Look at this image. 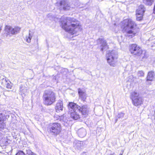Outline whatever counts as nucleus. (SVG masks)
<instances>
[{"instance_id": "nucleus-32", "label": "nucleus", "mask_w": 155, "mask_h": 155, "mask_svg": "<svg viewBox=\"0 0 155 155\" xmlns=\"http://www.w3.org/2000/svg\"><path fill=\"white\" fill-rule=\"evenodd\" d=\"M123 154L122 153H120V155H122Z\"/></svg>"}, {"instance_id": "nucleus-17", "label": "nucleus", "mask_w": 155, "mask_h": 155, "mask_svg": "<svg viewBox=\"0 0 155 155\" xmlns=\"http://www.w3.org/2000/svg\"><path fill=\"white\" fill-rule=\"evenodd\" d=\"M87 134V132L85 129L83 128L80 129L78 131V134L81 137H84Z\"/></svg>"}, {"instance_id": "nucleus-12", "label": "nucleus", "mask_w": 155, "mask_h": 155, "mask_svg": "<svg viewBox=\"0 0 155 155\" xmlns=\"http://www.w3.org/2000/svg\"><path fill=\"white\" fill-rule=\"evenodd\" d=\"M97 42L98 44L100 45L101 51H102L106 50L107 48L106 41L104 39L99 38L97 40Z\"/></svg>"}, {"instance_id": "nucleus-10", "label": "nucleus", "mask_w": 155, "mask_h": 155, "mask_svg": "<svg viewBox=\"0 0 155 155\" xmlns=\"http://www.w3.org/2000/svg\"><path fill=\"white\" fill-rule=\"evenodd\" d=\"M69 109V111L68 113L70 114L72 118L75 120H77L80 118L79 113H80L79 110L78 108H74L70 107L68 106Z\"/></svg>"}, {"instance_id": "nucleus-14", "label": "nucleus", "mask_w": 155, "mask_h": 155, "mask_svg": "<svg viewBox=\"0 0 155 155\" xmlns=\"http://www.w3.org/2000/svg\"><path fill=\"white\" fill-rule=\"evenodd\" d=\"M78 93L79 97L84 101H85L86 99V93L80 88L78 89Z\"/></svg>"}, {"instance_id": "nucleus-6", "label": "nucleus", "mask_w": 155, "mask_h": 155, "mask_svg": "<svg viewBox=\"0 0 155 155\" xmlns=\"http://www.w3.org/2000/svg\"><path fill=\"white\" fill-rule=\"evenodd\" d=\"M130 97L132 100L133 104L135 106L141 105L143 103L142 97L139 96V94L136 91L132 92L130 93Z\"/></svg>"}, {"instance_id": "nucleus-28", "label": "nucleus", "mask_w": 155, "mask_h": 155, "mask_svg": "<svg viewBox=\"0 0 155 155\" xmlns=\"http://www.w3.org/2000/svg\"><path fill=\"white\" fill-rule=\"evenodd\" d=\"M144 74V73L142 71H139L137 73L138 76L139 77H143Z\"/></svg>"}, {"instance_id": "nucleus-31", "label": "nucleus", "mask_w": 155, "mask_h": 155, "mask_svg": "<svg viewBox=\"0 0 155 155\" xmlns=\"http://www.w3.org/2000/svg\"><path fill=\"white\" fill-rule=\"evenodd\" d=\"M117 119H116V122L117 121Z\"/></svg>"}, {"instance_id": "nucleus-8", "label": "nucleus", "mask_w": 155, "mask_h": 155, "mask_svg": "<svg viewBox=\"0 0 155 155\" xmlns=\"http://www.w3.org/2000/svg\"><path fill=\"white\" fill-rule=\"evenodd\" d=\"M129 51L131 54L136 56H140L142 53L141 49L136 44H133L130 46Z\"/></svg>"}, {"instance_id": "nucleus-24", "label": "nucleus", "mask_w": 155, "mask_h": 155, "mask_svg": "<svg viewBox=\"0 0 155 155\" xmlns=\"http://www.w3.org/2000/svg\"><path fill=\"white\" fill-rule=\"evenodd\" d=\"M32 35L30 33L29 34L28 36H26V41L28 43L31 42V40L32 38Z\"/></svg>"}, {"instance_id": "nucleus-3", "label": "nucleus", "mask_w": 155, "mask_h": 155, "mask_svg": "<svg viewBox=\"0 0 155 155\" xmlns=\"http://www.w3.org/2000/svg\"><path fill=\"white\" fill-rule=\"evenodd\" d=\"M43 98L45 104L50 105L56 101V94L52 90H46L44 92Z\"/></svg>"}, {"instance_id": "nucleus-21", "label": "nucleus", "mask_w": 155, "mask_h": 155, "mask_svg": "<svg viewBox=\"0 0 155 155\" xmlns=\"http://www.w3.org/2000/svg\"><path fill=\"white\" fill-rule=\"evenodd\" d=\"M8 116H5L4 114L0 113V122H4L7 119Z\"/></svg>"}, {"instance_id": "nucleus-23", "label": "nucleus", "mask_w": 155, "mask_h": 155, "mask_svg": "<svg viewBox=\"0 0 155 155\" xmlns=\"http://www.w3.org/2000/svg\"><path fill=\"white\" fill-rule=\"evenodd\" d=\"M26 155H36L35 153L32 152L29 149H27L25 150Z\"/></svg>"}, {"instance_id": "nucleus-26", "label": "nucleus", "mask_w": 155, "mask_h": 155, "mask_svg": "<svg viewBox=\"0 0 155 155\" xmlns=\"http://www.w3.org/2000/svg\"><path fill=\"white\" fill-rule=\"evenodd\" d=\"M20 92H21L22 93L24 94H25V93L26 91V90L25 87H23L22 86H21L20 88Z\"/></svg>"}, {"instance_id": "nucleus-20", "label": "nucleus", "mask_w": 155, "mask_h": 155, "mask_svg": "<svg viewBox=\"0 0 155 155\" xmlns=\"http://www.w3.org/2000/svg\"><path fill=\"white\" fill-rule=\"evenodd\" d=\"M143 3L147 5L150 6L153 3L154 0H143Z\"/></svg>"}, {"instance_id": "nucleus-16", "label": "nucleus", "mask_w": 155, "mask_h": 155, "mask_svg": "<svg viewBox=\"0 0 155 155\" xmlns=\"http://www.w3.org/2000/svg\"><path fill=\"white\" fill-rule=\"evenodd\" d=\"M155 74L152 71L148 72L147 77V81H153L154 79Z\"/></svg>"}, {"instance_id": "nucleus-9", "label": "nucleus", "mask_w": 155, "mask_h": 155, "mask_svg": "<svg viewBox=\"0 0 155 155\" xmlns=\"http://www.w3.org/2000/svg\"><path fill=\"white\" fill-rule=\"evenodd\" d=\"M61 130V127L60 124L54 123L50 128V132L52 135H57L59 134Z\"/></svg>"}, {"instance_id": "nucleus-2", "label": "nucleus", "mask_w": 155, "mask_h": 155, "mask_svg": "<svg viewBox=\"0 0 155 155\" xmlns=\"http://www.w3.org/2000/svg\"><path fill=\"white\" fill-rule=\"evenodd\" d=\"M121 28L126 33V36L132 38L139 31L136 24L131 19L124 20L122 23Z\"/></svg>"}, {"instance_id": "nucleus-19", "label": "nucleus", "mask_w": 155, "mask_h": 155, "mask_svg": "<svg viewBox=\"0 0 155 155\" xmlns=\"http://www.w3.org/2000/svg\"><path fill=\"white\" fill-rule=\"evenodd\" d=\"M82 144L81 141H76L74 143V146L78 149H79L81 148Z\"/></svg>"}, {"instance_id": "nucleus-27", "label": "nucleus", "mask_w": 155, "mask_h": 155, "mask_svg": "<svg viewBox=\"0 0 155 155\" xmlns=\"http://www.w3.org/2000/svg\"><path fill=\"white\" fill-rule=\"evenodd\" d=\"M136 15L137 17L136 19L137 21H140L142 19L143 15L137 14L136 13Z\"/></svg>"}, {"instance_id": "nucleus-7", "label": "nucleus", "mask_w": 155, "mask_h": 155, "mask_svg": "<svg viewBox=\"0 0 155 155\" xmlns=\"http://www.w3.org/2000/svg\"><path fill=\"white\" fill-rule=\"evenodd\" d=\"M69 106L70 107L78 108L79 110L80 113L84 115H86L89 111V109L87 105H83L81 107L77 105L76 104L73 102H70Z\"/></svg>"}, {"instance_id": "nucleus-33", "label": "nucleus", "mask_w": 155, "mask_h": 155, "mask_svg": "<svg viewBox=\"0 0 155 155\" xmlns=\"http://www.w3.org/2000/svg\"><path fill=\"white\" fill-rule=\"evenodd\" d=\"M144 58V57H143V58Z\"/></svg>"}, {"instance_id": "nucleus-25", "label": "nucleus", "mask_w": 155, "mask_h": 155, "mask_svg": "<svg viewBox=\"0 0 155 155\" xmlns=\"http://www.w3.org/2000/svg\"><path fill=\"white\" fill-rule=\"evenodd\" d=\"M5 123L2 122H0V131L4 130L6 127Z\"/></svg>"}, {"instance_id": "nucleus-11", "label": "nucleus", "mask_w": 155, "mask_h": 155, "mask_svg": "<svg viewBox=\"0 0 155 155\" xmlns=\"http://www.w3.org/2000/svg\"><path fill=\"white\" fill-rule=\"evenodd\" d=\"M20 29V28L18 27H15L14 28L7 25L5 27V30L7 32V34L9 35L17 34L19 32Z\"/></svg>"}, {"instance_id": "nucleus-5", "label": "nucleus", "mask_w": 155, "mask_h": 155, "mask_svg": "<svg viewBox=\"0 0 155 155\" xmlns=\"http://www.w3.org/2000/svg\"><path fill=\"white\" fill-rule=\"evenodd\" d=\"M56 5L60 10L67 11L71 10L73 8L68 0L59 1L57 2Z\"/></svg>"}, {"instance_id": "nucleus-4", "label": "nucleus", "mask_w": 155, "mask_h": 155, "mask_svg": "<svg viewBox=\"0 0 155 155\" xmlns=\"http://www.w3.org/2000/svg\"><path fill=\"white\" fill-rule=\"evenodd\" d=\"M118 57L117 52L114 50L107 51L106 54L107 63L110 66L112 67L116 66Z\"/></svg>"}, {"instance_id": "nucleus-29", "label": "nucleus", "mask_w": 155, "mask_h": 155, "mask_svg": "<svg viewBox=\"0 0 155 155\" xmlns=\"http://www.w3.org/2000/svg\"><path fill=\"white\" fill-rule=\"evenodd\" d=\"M26 154L22 150H19L15 155H25Z\"/></svg>"}, {"instance_id": "nucleus-13", "label": "nucleus", "mask_w": 155, "mask_h": 155, "mask_svg": "<svg viewBox=\"0 0 155 155\" xmlns=\"http://www.w3.org/2000/svg\"><path fill=\"white\" fill-rule=\"evenodd\" d=\"M63 108L62 101L60 100H58L55 106V110L56 112H59L61 111H62Z\"/></svg>"}, {"instance_id": "nucleus-1", "label": "nucleus", "mask_w": 155, "mask_h": 155, "mask_svg": "<svg viewBox=\"0 0 155 155\" xmlns=\"http://www.w3.org/2000/svg\"><path fill=\"white\" fill-rule=\"evenodd\" d=\"M60 26L65 31L72 35L81 30L80 22L74 18H64L61 21Z\"/></svg>"}, {"instance_id": "nucleus-30", "label": "nucleus", "mask_w": 155, "mask_h": 155, "mask_svg": "<svg viewBox=\"0 0 155 155\" xmlns=\"http://www.w3.org/2000/svg\"><path fill=\"white\" fill-rule=\"evenodd\" d=\"M124 114L122 113H120L118 114V115H117V117L120 118H122L124 117Z\"/></svg>"}, {"instance_id": "nucleus-15", "label": "nucleus", "mask_w": 155, "mask_h": 155, "mask_svg": "<svg viewBox=\"0 0 155 155\" xmlns=\"http://www.w3.org/2000/svg\"><path fill=\"white\" fill-rule=\"evenodd\" d=\"M145 11V8L143 5H141L139 6L136 10L137 14L143 15Z\"/></svg>"}, {"instance_id": "nucleus-18", "label": "nucleus", "mask_w": 155, "mask_h": 155, "mask_svg": "<svg viewBox=\"0 0 155 155\" xmlns=\"http://www.w3.org/2000/svg\"><path fill=\"white\" fill-rule=\"evenodd\" d=\"M59 117L60 121L61 122L62 124L66 127L68 125V120L66 119V117L63 115Z\"/></svg>"}, {"instance_id": "nucleus-22", "label": "nucleus", "mask_w": 155, "mask_h": 155, "mask_svg": "<svg viewBox=\"0 0 155 155\" xmlns=\"http://www.w3.org/2000/svg\"><path fill=\"white\" fill-rule=\"evenodd\" d=\"M5 81L6 83V87L7 88L11 89L12 87V84L11 82L6 78L5 79Z\"/></svg>"}]
</instances>
